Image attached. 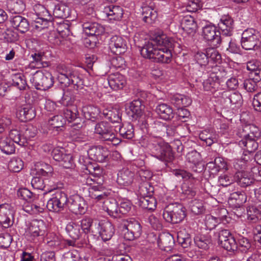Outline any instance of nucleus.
<instances>
[{"label": "nucleus", "mask_w": 261, "mask_h": 261, "mask_svg": "<svg viewBox=\"0 0 261 261\" xmlns=\"http://www.w3.org/2000/svg\"><path fill=\"white\" fill-rule=\"evenodd\" d=\"M186 216L185 208L181 204H170L164 209L163 216L167 222L173 224L181 222Z\"/></svg>", "instance_id": "0eeeda50"}, {"label": "nucleus", "mask_w": 261, "mask_h": 261, "mask_svg": "<svg viewBox=\"0 0 261 261\" xmlns=\"http://www.w3.org/2000/svg\"><path fill=\"white\" fill-rule=\"evenodd\" d=\"M103 207L110 216L114 218H120L118 205L115 200H107L104 202Z\"/></svg>", "instance_id": "2f4dec72"}, {"label": "nucleus", "mask_w": 261, "mask_h": 261, "mask_svg": "<svg viewBox=\"0 0 261 261\" xmlns=\"http://www.w3.org/2000/svg\"><path fill=\"white\" fill-rule=\"evenodd\" d=\"M218 25L222 36H230L232 35L233 20L230 16L229 15L221 16Z\"/></svg>", "instance_id": "6ab92c4d"}, {"label": "nucleus", "mask_w": 261, "mask_h": 261, "mask_svg": "<svg viewBox=\"0 0 261 261\" xmlns=\"http://www.w3.org/2000/svg\"><path fill=\"white\" fill-rule=\"evenodd\" d=\"M102 12L110 20H120L123 15V10L121 7L113 5L105 6Z\"/></svg>", "instance_id": "a211bd4d"}, {"label": "nucleus", "mask_w": 261, "mask_h": 261, "mask_svg": "<svg viewBox=\"0 0 261 261\" xmlns=\"http://www.w3.org/2000/svg\"><path fill=\"white\" fill-rule=\"evenodd\" d=\"M82 112L85 119L92 121L97 118L100 113L98 107L92 105L83 106Z\"/></svg>", "instance_id": "c9c22d12"}, {"label": "nucleus", "mask_w": 261, "mask_h": 261, "mask_svg": "<svg viewBox=\"0 0 261 261\" xmlns=\"http://www.w3.org/2000/svg\"><path fill=\"white\" fill-rule=\"evenodd\" d=\"M153 191V187L151 186L148 182H144L139 186L138 193L141 197H144L152 196Z\"/></svg>", "instance_id": "4d7b16f0"}, {"label": "nucleus", "mask_w": 261, "mask_h": 261, "mask_svg": "<svg viewBox=\"0 0 261 261\" xmlns=\"http://www.w3.org/2000/svg\"><path fill=\"white\" fill-rule=\"evenodd\" d=\"M134 176V172L128 169L123 168L118 173L117 182L120 185L127 186L132 183Z\"/></svg>", "instance_id": "c85d7f7f"}, {"label": "nucleus", "mask_w": 261, "mask_h": 261, "mask_svg": "<svg viewBox=\"0 0 261 261\" xmlns=\"http://www.w3.org/2000/svg\"><path fill=\"white\" fill-rule=\"evenodd\" d=\"M102 114L106 119L112 123H118L121 121V116L119 112L116 109H105Z\"/></svg>", "instance_id": "a18cd8bd"}, {"label": "nucleus", "mask_w": 261, "mask_h": 261, "mask_svg": "<svg viewBox=\"0 0 261 261\" xmlns=\"http://www.w3.org/2000/svg\"><path fill=\"white\" fill-rule=\"evenodd\" d=\"M152 40L161 47L155 50L153 61L161 63H169L172 58L171 49L173 47V40L167 36L162 30L155 31L152 37Z\"/></svg>", "instance_id": "f257e3e1"}, {"label": "nucleus", "mask_w": 261, "mask_h": 261, "mask_svg": "<svg viewBox=\"0 0 261 261\" xmlns=\"http://www.w3.org/2000/svg\"><path fill=\"white\" fill-rule=\"evenodd\" d=\"M66 231L70 238L75 240L79 239L82 233L80 224L74 222H70L67 224Z\"/></svg>", "instance_id": "ea45409f"}, {"label": "nucleus", "mask_w": 261, "mask_h": 261, "mask_svg": "<svg viewBox=\"0 0 261 261\" xmlns=\"http://www.w3.org/2000/svg\"><path fill=\"white\" fill-rule=\"evenodd\" d=\"M190 208L192 212L195 215L201 214L204 211L202 201L196 199L191 201Z\"/></svg>", "instance_id": "052dcab7"}, {"label": "nucleus", "mask_w": 261, "mask_h": 261, "mask_svg": "<svg viewBox=\"0 0 261 261\" xmlns=\"http://www.w3.org/2000/svg\"><path fill=\"white\" fill-rule=\"evenodd\" d=\"M33 11L35 14H33L32 18L36 23L34 28L38 31L47 28V24L54 19L53 16L43 5L35 4L33 6Z\"/></svg>", "instance_id": "39448f33"}, {"label": "nucleus", "mask_w": 261, "mask_h": 261, "mask_svg": "<svg viewBox=\"0 0 261 261\" xmlns=\"http://www.w3.org/2000/svg\"><path fill=\"white\" fill-rule=\"evenodd\" d=\"M206 52L209 61H212L215 63H220L221 56L217 50L214 48H208L206 49Z\"/></svg>", "instance_id": "0e129e2a"}, {"label": "nucleus", "mask_w": 261, "mask_h": 261, "mask_svg": "<svg viewBox=\"0 0 261 261\" xmlns=\"http://www.w3.org/2000/svg\"><path fill=\"white\" fill-rule=\"evenodd\" d=\"M9 169L14 172H18L23 168V162L20 159H13L9 164Z\"/></svg>", "instance_id": "774afa93"}, {"label": "nucleus", "mask_w": 261, "mask_h": 261, "mask_svg": "<svg viewBox=\"0 0 261 261\" xmlns=\"http://www.w3.org/2000/svg\"><path fill=\"white\" fill-rule=\"evenodd\" d=\"M0 149L6 154H11L15 152V147L14 143L8 138L3 137L0 138Z\"/></svg>", "instance_id": "a19ab883"}, {"label": "nucleus", "mask_w": 261, "mask_h": 261, "mask_svg": "<svg viewBox=\"0 0 261 261\" xmlns=\"http://www.w3.org/2000/svg\"><path fill=\"white\" fill-rule=\"evenodd\" d=\"M139 205L143 208L152 211L156 207V201L154 197L152 196L140 197Z\"/></svg>", "instance_id": "37998d69"}, {"label": "nucleus", "mask_w": 261, "mask_h": 261, "mask_svg": "<svg viewBox=\"0 0 261 261\" xmlns=\"http://www.w3.org/2000/svg\"><path fill=\"white\" fill-rule=\"evenodd\" d=\"M146 139V147L152 156L166 164L173 160L174 155L170 146L161 137L150 135Z\"/></svg>", "instance_id": "f03ea898"}, {"label": "nucleus", "mask_w": 261, "mask_h": 261, "mask_svg": "<svg viewBox=\"0 0 261 261\" xmlns=\"http://www.w3.org/2000/svg\"><path fill=\"white\" fill-rule=\"evenodd\" d=\"M120 135L125 139H131L134 136V129L133 126L129 123L123 124L119 127Z\"/></svg>", "instance_id": "49530a36"}, {"label": "nucleus", "mask_w": 261, "mask_h": 261, "mask_svg": "<svg viewBox=\"0 0 261 261\" xmlns=\"http://www.w3.org/2000/svg\"><path fill=\"white\" fill-rule=\"evenodd\" d=\"M79 224L80 228L82 229V232L85 233H88L90 232H94L93 229V219L89 217H84L80 221Z\"/></svg>", "instance_id": "09e8293b"}, {"label": "nucleus", "mask_w": 261, "mask_h": 261, "mask_svg": "<svg viewBox=\"0 0 261 261\" xmlns=\"http://www.w3.org/2000/svg\"><path fill=\"white\" fill-rule=\"evenodd\" d=\"M87 154L93 161L103 162L108 156L109 150L100 145L93 146L88 150Z\"/></svg>", "instance_id": "f3484780"}, {"label": "nucleus", "mask_w": 261, "mask_h": 261, "mask_svg": "<svg viewBox=\"0 0 261 261\" xmlns=\"http://www.w3.org/2000/svg\"><path fill=\"white\" fill-rule=\"evenodd\" d=\"M67 205L69 210L76 215L85 214L87 208L85 200L79 195H73L68 198Z\"/></svg>", "instance_id": "4468645a"}, {"label": "nucleus", "mask_w": 261, "mask_h": 261, "mask_svg": "<svg viewBox=\"0 0 261 261\" xmlns=\"http://www.w3.org/2000/svg\"><path fill=\"white\" fill-rule=\"evenodd\" d=\"M144 105L141 103L140 100L135 99L130 102L129 109L133 114L134 117H139L142 114V108Z\"/></svg>", "instance_id": "6e6d98bb"}, {"label": "nucleus", "mask_w": 261, "mask_h": 261, "mask_svg": "<svg viewBox=\"0 0 261 261\" xmlns=\"http://www.w3.org/2000/svg\"><path fill=\"white\" fill-rule=\"evenodd\" d=\"M222 247L231 253H234L238 250V244L234 237L230 238L221 245Z\"/></svg>", "instance_id": "e2e57ef3"}, {"label": "nucleus", "mask_w": 261, "mask_h": 261, "mask_svg": "<svg viewBox=\"0 0 261 261\" xmlns=\"http://www.w3.org/2000/svg\"><path fill=\"white\" fill-rule=\"evenodd\" d=\"M222 97L224 99V102L226 106L229 104L240 106L243 102L242 95L238 92L232 93L224 92Z\"/></svg>", "instance_id": "473e14b6"}, {"label": "nucleus", "mask_w": 261, "mask_h": 261, "mask_svg": "<svg viewBox=\"0 0 261 261\" xmlns=\"http://www.w3.org/2000/svg\"><path fill=\"white\" fill-rule=\"evenodd\" d=\"M124 238L126 240H133L139 238L141 234V226L136 220L131 219L126 221L123 226Z\"/></svg>", "instance_id": "f8f14e48"}, {"label": "nucleus", "mask_w": 261, "mask_h": 261, "mask_svg": "<svg viewBox=\"0 0 261 261\" xmlns=\"http://www.w3.org/2000/svg\"><path fill=\"white\" fill-rule=\"evenodd\" d=\"M7 7L12 13H19L25 8L23 0H7Z\"/></svg>", "instance_id": "58836bf2"}, {"label": "nucleus", "mask_w": 261, "mask_h": 261, "mask_svg": "<svg viewBox=\"0 0 261 261\" xmlns=\"http://www.w3.org/2000/svg\"><path fill=\"white\" fill-rule=\"evenodd\" d=\"M251 135H244L243 139L239 142V145L248 153L254 152L258 147L255 139L249 137Z\"/></svg>", "instance_id": "393cba45"}, {"label": "nucleus", "mask_w": 261, "mask_h": 261, "mask_svg": "<svg viewBox=\"0 0 261 261\" xmlns=\"http://www.w3.org/2000/svg\"><path fill=\"white\" fill-rule=\"evenodd\" d=\"M155 110L160 118L164 120H169L173 117L174 113L172 107L166 103L159 104Z\"/></svg>", "instance_id": "72a5a7b5"}, {"label": "nucleus", "mask_w": 261, "mask_h": 261, "mask_svg": "<svg viewBox=\"0 0 261 261\" xmlns=\"http://www.w3.org/2000/svg\"><path fill=\"white\" fill-rule=\"evenodd\" d=\"M12 85L19 90H24L27 86V82L21 73H16L12 75Z\"/></svg>", "instance_id": "de8ad7c7"}, {"label": "nucleus", "mask_w": 261, "mask_h": 261, "mask_svg": "<svg viewBox=\"0 0 261 261\" xmlns=\"http://www.w3.org/2000/svg\"><path fill=\"white\" fill-rule=\"evenodd\" d=\"M170 102L178 109L182 107H187L192 103L191 99L185 95L176 93L171 96Z\"/></svg>", "instance_id": "c756f323"}, {"label": "nucleus", "mask_w": 261, "mask_h": 261, "mask_svg": "<svg viewBox=\"0 0 261 261\" xmlns=\"http://www.w3.org/2000/svg\"><path fill=\"white\" fill-rule=\"evenodd\" d=\"M211 239L210 236L197 235L194 237V242L199 248L207 249L211 244Z\"/></svg>", "instance_id": "c03bdc74"}, {"label": "nucleus", "mask_w": 261, "mask_h": 261, "mask_svg": "<svg viewBox=\"0 0 261 261\" xmlns=\"http://www.w3.org/2000/svg\"><path fill=\"white\" fill-rule=\"evenodd\" d=\"M153 5L152 3H150L149 6L145 5L142 7L143 20L148 24H152L157 18V12L153 8Z\"/></svg>", "instance_id": "bb28decb"}, {"label": "nucleus", "mask_w": 261, "mask_h": 261, "mask_svg": "<svg viewBox=\"0 0 261 261\" xmlns=\"http://www.w3.org/2000/svg\"><path fill=\"white\" fill-rule=\"evenodd\" d=\"M156 124L159 126L160 130H164V132H166L168 136H175L177 134V129L180 127L179 125L175 123L169 125H165L162 122H157Z\"/></svg>", "instance_id": "8fccbe9b"}, {"label": "nucleus", "mask_w": 261, "mask_h": 261, "mask_svg": "<svg viewBox=\"0 0 261 261\" xmlns=\"http://www.w3.org/2000/svg\"><path fill=\"white\" fill-rule=\"evenodd\" d=\"M206 167L210 172L213 174H217L221 170H227V164L225 159L221 157L215 158L214 161L208 162Z\"/></svg>", "instance_id": "5701e85b"}, {"label": "nucleus", "mask_w": 261, "mask_h": 261, "mask_svg": "<svg viewBox=\"0 0 261 261\" xmlns=\"http://www.w3.org/2000/svg\"><path fill=\"white\" fill-rule=\"evenodd\" d=\"M58 72V80L65 87L73 86L75 89L82 88L83 86H90V83H87V78L83 79L77 72L64 64L57 67Z\"/></svg>", "instance_id": "7ed1b4c3"}, {"label": "nucleus", "mask_w": 261, "mask_h": 261, "mask_svg": "<svg viewBox=\"0 0 261 261\" xmlns=\"http://www.w3.org/2000/svg\"><path fill=\"white\" fill-rule=\"evenodd\" d=\"M181 27L189 35H193L196 32L197 24L194 18L191 16H186L182 19Z\"/></svg>", "instance_id": "7c9ffc66"}, {"label": "nucleus", "mask_w": 261, "mask_h": 261, "mask_svg": "<svg viewBox=\"0 0 261 261\" xmlns=\"http://www.w3.org/2000/svg\"><path fill=\"white\" fill-rule=\"evenodd\" d=\"M250 157L247 154L240 159L236 160L233 163L234 168L238 171L236 173L237 183L242 187L250 186L253 181L252 175L247 171H243L247 167Z\"/></svg>", "instance_id": "20e7f679"}, {"label": "nucleus", "mask_w": 261, "mask_h": 261, "mask_svg": "<svg viewBox=\"0 0 261 261\" xmlns=\"http://www.w3.org/2000/svg\"><path fill=\"white\" fill-rule=\"evenodd\" d=\"M111 51L116 55L124 53L126 49V44L124 39L120 36H113L109 43Z\"/></svg>", "instance_id": "aec40b11"}, {"label": "nucleus", "mask_w": 261, "mask_h": 261, "mask_svg": "<svg viewBox=\"0 0 261 261\" xmlns=\"http://www.w3.org/2000/svg\"><path fill=\"white\" fill-rule=\"evenodd\" d=\"M18 115L21 121H30L35 117L36 112L33 107L25 105L19 110Z\"/></svg>", "instance_id": "4c0bfd02"}, {"label": "nucleus", "mask_w": 261, "mask_h": 261, "mask_svg": "<svg viewBox=\"0 0 261 261\" xmlns=\"http://www.w3.org/2000/svg\"><path fill=\"white\" fill-rule=\"evenodd\" d=\"M12 214L10 206L7 204L0 205V224L5 228L12 225L11 217Z\"/></svg>", "instance_id": "4be33fe9"}, {"label": "nucleus", "mask_w": 261, "mask_h": 261, "mask_svg": "<svg viewBox=\"0 0 261 261\" xmlns=\"http://www.w3.org/2000/svg\"><path fill=\"white\" fill-rule=\"evenodd\" d=\"M210 76L217 82L222 81L226 77L227 72L224 67L221 66H214L211 70L208 71Z\"/></svg>", "instance_id": "e433bc0d"}, {"label": "nucleus", "mask_w": 261, "mask_h": 261, "mask_svg": "<svg viewBox=\"0 0 261 261\" xmlns=\"http://www.w3.org/2000/svg\"><path fill=\"white\" fill-rule=\"evenodd\" d=\"M65 124V120L62 115H56L48 120V125L50 128H58Z\"/></svg>", "instance_id": "13d9d810"}, {"label": "nucleus", "mask_w": 261, "mask_h": 261, "mask_svg": "<svg viewBox=\"0 0 261 261\" xmlns=\"http://www.w3.org/2000/svg\"><path fill=\"white\" fill-rule=\"evenodd\" d=\"M45 226L43 220L34 219L27 224L24 236L30 241H35L44 234Z\"/></svg>", "instance_id": "1a4fd4ad"}, {"label": "nucleus", "mask_w": 261, "mask_h": 261, "mask_svg": "<svg viewBox=\"0 0 261 261\" xmlns=\"http://www.w3.org/2000/svg\"><path fill=\"white\" fill-rule=\"evenodd\" d=\"M107 81L110 88L115 91L122 89L126 84L124 77L119 73L110 75Z\"/></svg>", "instance_id": "a878e982"}, {"label": "nucleus", "mask_w": 261, "mask_h": 261, "mask_svg": "<svg viewBox=\"0 0 261 261\" xmlns=\"http://www.w3.org/2000/svg\"><path fill=\"white\" fill-rule=\"evenodd\" d=\"M30 81L36 89L46 90L53 86L54 79L50 72L47 71L43 72L38 70L30 78Z\"/></svg>", "instance_id": "6e6552de"}, {"label": "nucleus", "mask_w": 261, "mask_h": 261, "mask_svg": "<svg viewBox=\"0 0 261 261\" xmlns=\"http://www.w3.org/2000/svg\"><path fill=\"white\" fill-rule=\"evenodd\" d=\"M157 244L159 247L163 250L167 251L174 244V239L173 236L169 233H163L160 234L157 239Z\"/></svg>", "instance_id": "cd10ccee"}, {"label": "nucleus", "mask_w": 261, "mask_h": 261, "mask_svg": "<svg viewBox=\"0 0 261 261\" xmlns=\"http://www.w3.org/2000/svg\"><path fill=\"white\" fill-rule=\"evenodd\" d=\"M194 59L201 68H205L209 63L206 50L197 51L194 56Z\"/></svg>", "instance_id": "603ef678"}, {"label": "nucleus", "mask_w": 261, "mask_h": 261, "mask_svg": "<svg viewBox=\"0 0 261 261\" xmlns=\"http://www.w3.org/2000/svg\"><path fill=\"white\" fill-rule=\"evenodd\" d=\"M46 169H40L38 171L39 176L34 177L31 181L32 187L36 189L43 190L46 184L48 185L49 178L53 175L52 169L48 165H46Z\"/></svg>", "instance_id": "ddd939ff"}, {"label": "nucleus", "mask_w": 261, "mask_h": 261, "mask_svg": "<svg viewBox=\"0 0 261 261\" xmlns=\"http://www.w3.org/2000/svg\"><path fill=\"white\" fill-rule=\"evenodd\" d=\"M243 130L245 132H249L246 135H250L249 137L255 139L258 138L260 136L259 128L254 124H249L245 126Z\"/></svg>", "instance_id": "338daca9"}, {"label": "nucleus", "mask_w": 261, "mask_h": 261, "mask_svg": "<svg viewBox=\"0 0 261 261\" xmlns=\"http://www.w3.org/2000/svg\"><path fill=\"white\" fill-rule=\"evenodd\" d=\"M11 25L21 33H24L29 30V22L27 18L21 15H16L10 18Z\"/></svg>", "instance_id": "412c9836"}, {"label": "nucleus", "mask_w": 261, "mask_h": 261, "mask_svg": "<svg viewBox=\"0 0 261 261\" xmlns=\"http://www.w3.org/2000/svg\"><path fill=\"white\" fill-rule=\"evenodd\" d=\"M95 229L98 231L103 241L110 240L114 234V227L112 224L107 220L99 221L95 223Z\"/></svg>", "instance_id": "2eb2a0df"}, {"label": "nucleus", "mask_w": 261, "mask_h": 261, "mask_svg": "<svg viewBox=\"0 0 261 261\" xmlns=\"http://www.w3.org/2000/svg\"><path fill=\"white\" fill-rule=\"evenodd\" d=\"M62 261H82V258L77 250H73L65 253Z\"/></svg>", "instance_id": "680f3d73"}, {"label": "nucleus", "mask_w": 261, "mask_h": 261, "mask_svg": "<svg viewBox=\"0 0 261 261\" xmlns=\"http://www.w3.org/2000/svg\"><path fill=\"white\" fill-rule=\"evenodd\" d=\"M83 33L88 36H97L105 32V28L98 22L83 19L82 24Z\"/></svg>", "instance_id": "dca6fc26"}, {"label": "nucleus", "mask_w": 261, "mask_h": 261, "mask_svg": "<svg viewBox=\"0 0 261 261\" xmlns=\"http://www.w3.org/2000/svg\"><path fill=\"white\" fill-rule=\"evenodd\" d=\"M215 236L218 238V243L220 246L227 241V239L233 237L228 230L225 229L219 230L216 232Z\"/></svg>", "instance_id": "bf43d9fd"}, {"label": "nucleus", "mask_w": 261, "mask_h": 261, "mask_svg": "<svg viewBox=\"0 0 261 261\" xmlns=\"http://www.w3.org/2000/svg\"><path fill=\"white\" fill-rule=\"evenodd\" d=\"M94 133L103 141L111 142L113 145H117L121 140L116 137L113 127L106 121H101L95 126Z\"/></svg>", "instance_id": "423d86ee"}, {"label": "nucleus", "mask_w": 261, "mask_h": 261, "mask_svg": "<svg viewBox=\"0 0 261 261\" xmlns=\"http://www.w3.org/2000/svg\"><path fill=\"white\" fill-rule=\"evenodd\" d=\"M63 114L65 121L66 120L68 122H73L77 118V111L75 109L73 110L67 108L63 110Z\"/></svg>", "instance_id": "69168bd1"}, {"label": "nucleus", "mask_w": 261, "mask_h": 261, "mask_svg": "<svg viewBox=\"0 0 261 261\" xmlns=\"http://www.w3.org/2000/svg\"><path fill=\"white\" fill-rule=\"evenodd\" d=\"M67 195L60 190L57 191L53 197L48 200L46 207L49 211L58 213L62 211L67 205Z\"/></svg>", "instance_id": "9b49d317"}, {"label": "nucleus", "mask_w": 261, "mask_h": 261, "mask_svg": "<svg viewBox=\"0 0 261 261\" xmlns=\"http://www.w3.org/2000/svg\"><path fill=\"white\" fill-rule=\"evenodd\" d=\"M69 15V9L63 5H58L55 6L53 11V17L58 18H66Z\"/></svg>", "instance_id": "864d4df0"}, {"label": "nucleus", "mask_w": 261, "mask_h": 261, "mask_svg": "<svg viewBox=\"0 0 261 261\" xmlns=\"http://www.w3.org/2000/svg\"><path fill=\"white\" fill-rule=\"evenodd\" d=\"M247 215L248 220L252 223H255L261 219V211L254 206L248 207Z\"/></svg>", "instance_id": "3c124183"}, {"label": "nucleus", "mask_w": 261, "mask_h": 261, "mask_svg": "<svg viewBox=\"0 0 261 261\" xmlns=\"http://www.w3.org/2000/svg\"><path fill=\"white\" fill-rule=\"evenodd\" d=\"M201 36L204 40L216 47L220 46L223 39L220 32L214 24L211 23L202 28Z\"/></svg>", "instance_id": "9d476101"}, {"label": "nucleus", "mask_w": 261, "mask_h": 261, "mask_svg": "<svg viewBox=\"0 0 261 261\" xmlns=\"http://www.w3.org/2000/svg\"><path fill=\"white\" fill-rule=\"evenodd\" d=\"M158 48L154 47L152 43L149 41L146 42L145 44L140 49V53L144 58L153 59L155 50Z\"/></svg>", "instance_id": "79ce46f5"}, {"label": "nucleus", "mask_w": 261, "mask_h": 261, "mask_svg": "<svg viewBox=\"0 0 261 261\" xmlns=\"http://www.w3.org/2000/svg\"><path fill=\"white\" fill-rule=\"evenodd\" d=\"M241 45L245 50H254L259 51V48L261 46L258 37H251L249 39H242Z\"/></svg>", "instance_id": "f704fd0d"}, {"label": "nucleus", "mask_w": 261, "mask_h": 261, "mask_svg": "<svg viewBox=\"0 0 261 261\" xmlns=\"http://www.w3.org/2000/svg\"><path fill=\"white\" fill-rule=\"evenodd\" d=\"M9 139L13 143H15L20 146L24 145L26 141L24 138H22L18 130L12 129L9 132Z\"/></svg>", "instance_id": "5fc2aeb1"}, {"label": "nucleus", "mask_w": 261, "mask_h": 261, "mask_svg": "<svg viewBox=\"0 0 261 261\" xmlns=\"http://www.w3.org/2000/svg\"><path fill=\"white\" fill-rule=\"evenodd\" d=\"M220 212L223 215L219 216L217 217L211 215H207L205 216L204 223L207 229L211 230L214 229L218 224L223 220L224 217H226L227 211L225 208H221Z\"/></svg>", "instance_id": "b1692460"}]
</instances>
